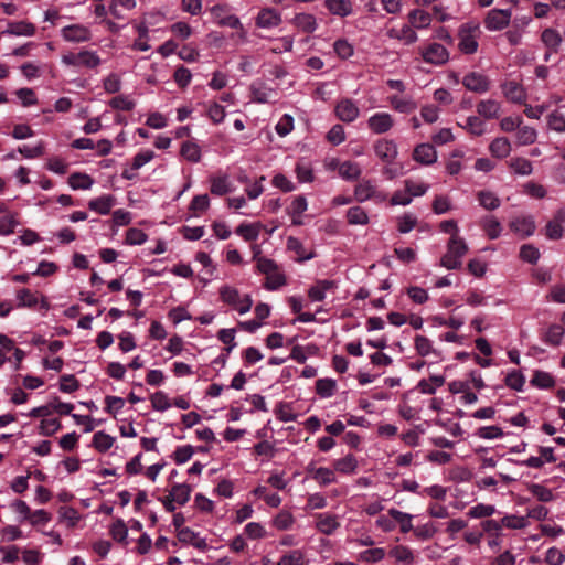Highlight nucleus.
Instances as JSON below:
<instances>
[{
	"label": "nucleus",
	"mask_w": 565,
	"mask_h": 565,
	"mask_svg": "<svg viewBox=\"0 0 565 565\" xmlns=\"http://www.w3.org/2000/svg\"><path fill=\"white\" fill-rule=\"evenodd\" d=\"M62 62L68 66H84L87 68H95L100 64V57L96 52L82 50L78 53H67L62 56Z\"/></svg>",
	"instance_id": "f257e3e1"
},
{
	"label": "nucleus",
	"mask_w": 565,
	"mask_h": 565,
	"mask_svg": "<svg viewBox=\"0 0 565 565\" xmlns=\"http://www.w3.org/2000/svg\"><path fill=\"white\" fill-rule=\"evenodd\" d=\"M511 17L512 12L509 9H491L488 11L483 23L489 31H501L510 24Z\"/></svg>",
	"instance_id": "f03ea898"
},
{
	"label": "nucleus",
	"mask_w": 565,
	"mask_h": 565,
	"mask_svg": "<svg viewBox=\"0 0 565 565\" xmlns=\"http://www.w3.org/2000/svg\"><path fill=\"white\" fill-rule=\"evenodd\" d=\"M423 60L429 64L443 65L449 60V52L439 43H430L422 52Z\"/></svg>",
	"instance_id": "7ed1b4c3"
},
{
	"label": "nucleus",
	"mask_w": 565,
	"mask_h": 565,
	"mask_svg": "<svg viewBox=\"0 0 565 565\" xmlns=\"http://www.w3.org/2000/svg\"><path fill=\"white\" fill-rule=\"evenodd\" d=\"M374 152L383 162L391 164L397 157V145L392 139H379L374 143Z\"/></svg>",
	"instance_id": "20e7f679"
},
{
	"label": "nucleus",
	"mask_w": 565,
	"mask_h": 565,
	"mask_svg": "<svg viewBox=\"0 0 565 565\" xmlns=\"http://www.w3.org/2000/svg\"><path fill=\"white\" fill-rule=\"evenodd\" d=\"M334 113L341 121L352 122L359 117L360 110L352 99L343 98L337 103Z\"/></svg>",
	"instance_id": "39448f33"
},
{
	"label": "nucleus",
	"mask_w": 565,
	"mask_h": 565,
	"mask_svg": "<svg viewBox=\"0 0 565 565\" xmlns=\"http://www.w3.org/2000/svg\"><path fill=\"white\" fill-rule=\"evenodd\" d=\"M250 96L252 100L256 103H271L275 102L277 97V92L270 87H268L262 81H255L252 83L250 87Z\"/></svg>",
	"instance_id": "423d86ee"
},
{
	"label": "nucleus",
	"mask_w": 565,
	"mask_h": 565,
	"mask_svg": "<svg viewBox=\"0 0 565 565\" xmlns=\"http://www.w3.org/2000/svg\"><path fill=\"white\" fill-rule=\"evenodd\" d=\"M462 85L470 92L482 94L490 89V81L487 76L477 73H468L463 79Z\"/></svg>",
	"instance_id": "0eeeda50"
},
{
	"label": "nucleus",
	"mask_w": 565,
	"mask_h": 565,
	"mask_svg": "<svg viewBox=\"0 0 565 565\" xmlns=\"http://www.w3.org/2000/svg\"><path fill=\"white\" fill-rule=\"evenodd\" d=\"M62 36L67 42H87L90 40V31L82 24H72L62 29Z\"/></svg>",
	"instance_id": "6e6552de"
},
{
	"label": "nucleus",
	"mask_w": 565,
	"mask_h": 565,
	"mask_svg": "<svg viewBox=\"0 0 565 565\" xmlns=\"http://www.w3.org/2000/svg\"><path fill=\"white\" fill-rule=\"evenodd\" d=\"M393 125V117L388 113H376L367 120V127L379 135L387 132Z\"/></svg>",
	"instance_id": "1a4fd4ad"
},
{
	"label": "nucleus",
	"mask_w": 565,
	"mask_h": 565,
	"mask_svg": "<svg viewBox=\"0 0 565 565\" xmlns=\"http://www.w3.org/2000/svg\"><path fill=\"white\" fill-rule=\"evenodd\" d=\"M413 159L420 164L429 166L436 162L437 152L433 145L430 143H420L415 147L413 151Z\"/></svg>",
	"instance_id": "9d476101"
},
{
	"label": "nucleus",
	"mask_w": 565,
	"mask_h": 565,
	"mask_svg": "<svg viewBox=\"0 0 565 565\" xmlns=\"http://www.w3.org/2000/svg\"><path fill=\"white\" fill-rule=\"evenodd\" d=\"M380 194L376 186L370 180H361L354 189V199L358 202H365L371 199L379 198Z\"/></svg>",
	"instance_id": "9b49d317"
},
{
	"label": "nucleus",
	"mask_w": 565,
	"mask_h": 565,
	"mask_svg": "<svg viewBox=\"0 0 565 565\" xmlns=\"http://www.w3.org/2000/svg\"><path fill=\"white\" fill-rule=\"evenodd\" d=\"M510 228L523 237L531 236L535 231V223L531 216L518 217L511 221Z\"/></svg>",
	"instance_id": "f8f14e48"
},
{
	"label": "nucleus",
	"mask_w": 565,
	"mask_h": 565,
	"mask_svg": "<svg viewBox=\"0 0 565 565\" xmlns=\"http://www.w3.org/2000/svg\"><path fill=\"white\" fill-rule=\"evenodd\" d=\"M35 25L28 21L9 22L3 34L32 36L35 34Z\"/></svg>",
	"instance_id": "ddd939ff"
},
{
	"label": "nucleus",
	"mask_w": 565,
	"mask_h": 565,
	"mask_svg": "<svg viewBox=\"0 0 565 565\" xmlns=\"http://www.w3.org/2000/svg\"><path fill=\"white\" fill-rule=\"evenodd\" d=\"M541 41L551 52L557 53L563 42V38L555 29L547 28L541 34Z\"/></svg>",
	"instance_id": "4468645a"
},
{
	"label": "nucleus",
	"mask_w": 565,
	"mask_h": 565,
	"mask_svg": "<svg viewBox=\"0 0 565 565\" xmlns=\"http://www.w3.org/2000/svg\"><path fill=\"white\" fill-rule=\"evenodd\" d=\"M178 540L181 543L191 544L198 550H205L206 542L204 539L199 537L198 533L192 531L190 527L180 529L178 532Z\"/></svg>",
	"instance_id": "2eb2a0df"
},
{
	"label": "nucleus",
	"mask_w": 565,
	"mask_h": 565,
	"mask_svg": "<svg viewBox=\"0 0 565 565\" xmlns=\"http://www.w3.org/2000/svg\"><path fill=\"white\" fill-rule=\"evenodd\" d=\"M281 21L280 14L270 8H265L259 11L256 23L260 28L277 26Z\"/></svg>",
	"instance_id": "dca6fc26"
},
{
	"label": "nucleus",
	"mask_w": 565,
	"mask_h": 565,
	"mask_svg": "<svg viewBox=\"0 0 565 565\" xmlns=\"http://www.w3.org/2000/svg\"><path fill=\"white\" fill-rule=\"evenodd\" d=\"M501 106L497 100H481L477 105V113L486 119H493L500 116Z\"/></svg>",
	"instance_id": "f3484780"
},
{
	"label": "nucleus",
	"mask_w": 565,
	"mask_h": 565,
	"mask_svg": "<svg viewBox=\"0 0 565 565\" xmlns=\"http://www.w3.org/2000/svg\"><path fill=\"white\" fill-rule=\"evenodd\" d=\"M114 204L115 198L113 195H103L90 200L88 202V207L89 210L95 211L102 215H107L110 213Z\"/></svg>",
	"instance_id": "a211bd4d"
},
{
	"label": "nucleus",
	"mask_w": 565,
	"mask_h": 565,
	"mask_svg": "<svg viewBox=\"0 0 565 565\" xmlns=\"http://www.w3.org/2000/svg\"><path fill=\"white\" fill-rule=\"evenodd\" d=\"M307 210V200L305 196L299 195L296 196L289 207L287 209L288 214L291 216L292 224L300 225L302 221L300 220L301 214Z\"/></svg>",
	"instance_id": "6ab92c4d"
},
{
	"label": "nucleus",
	"mask_w": 565,
	"mask_h": 565,
	"mask_svg": "<svg viewBox=\"0 0 565 565\" xmlns=\"http://www.w3.org/2000/svg\"><path fill=\"white\" fill-rule=\"evenodd\" d=\"M564 334V327L557 323H553L547 328V330L542 335V341L545 342L546 344L557 347L559 345Z\"/></svg>",
	"instance_id": "aec40b11"
},
{
	"label": "nucleus",
	"mask_w": 565,
	"mask_h": 565,
	"mask_svg": "<svg viewBox=\"0 0 565 565\" xmlns=\"http://www.w3.org/2000/svg\"><path fill=\"white\" fill-rule=\"evenodd\" d=\"M531 385L541 390H548L555 386V379L545 371L536 370L530 381Z\"/></svg>",
	"instance_id": "412c9836"
},
{
	"label": "nucleus",
	"mask_w": 565,
	"mask_h": 565,
	"mask_svg": "<svg viewBox=\"0 0 565 565\" xmlns=\"http://www.w3.org/2000/svg\"><path fill=\"white\" fill-rule=\"evenodd\" d=\"M408 21L414 29H425L430 25L431 15L424 10L414 9L408 13Z\"/></svg>",
	"instance_id": "4be33fe9"
},
{
	"label": "nucleus",
	"mask_w": 565,
	"mask_h": 565,
	"mask_svg": "<svg viewBox=\"0 0 565 565\" xmlns=\"http://www.w3.org/2000/svg\"><path fill=\"white\" fill-rule=\"evenodd\" d=\"M361 168L359 163L353 161H344L341 162V166H339V175L347 180V181H353L358 180L361 175Z\"/></svg>",
	"instance_id": "5701e85b"
},
{
	"label": "nucleus",
	"mask_w": 565,
	"mask_h": 565,
	"mask_svg": "<svg viewBox=\"0 0 565 565\" xmlns=\"http://www.w3.org/2000/svg\"><path fill=\"white\" fill-rule=\"evenodd\" d=\"M489 150L493 157L502 159L509 156L511 145L507 138L499 137L490 143Z\"/></svg>",
	"instance_id": "b1692460"
},
{
	"label": "nucleus",
	"mask_w": 565,
	"mask_h": 565,
	"mask_svg": "<svg viewBox=\"0 0 565 565\" xmlns=\"http://www.w3.org/2000/svg\"><path fill=\"white\" fill-rule=\"evenodd\" d=\"M468 252V246L463 238L452 235L447 244V253L452 255L454 257H457V259H460L466 255Z\"/></svg>",
	"instance_id": "393cba45"
},
{
	"label": "nucleus",
	"mask_w": 565,
	"mask_h": 565,
	"mask_svg": "<svg viewBox=\"0 0 565 565\" xmlns=\"http://www.w3.org/2000/svg\"><path fill=\"white\" fill-rule=\"evenodd\" d=\"M388 515L394 520V522H397L399 524V529L402 533H408L413 530L412 524V515L405 512H402L397 509H390Z\"/></svg>",
	"instance_id": "a878e982"
},
{
	"label": "nucleus",
	"mask_w": 565,
	"mask_h": 565,
	"mask_svg": "<svg viewBox=\"0 0 565 565\" xmlns=\"http://www.w3.org/2000/svg\"><path fill=\"white\" fill-rule=\"evenodd\" d=\"M191 487L186 483H174L171 488L170 495L180 505H184L190 500Z\"/></svg>",
	"instance_id": "bb28decb"
},
{
	"label": "nucleus",
	"mask_w": 565,
	"mask_h": 565,
	"mask_svg": "<svg viewBox=\"0 0 565 565\" xmlns=\"http://www.w3.org/2000/svg\"><path fill=\"white\" fill-rule=\"evenodd\" d=\"M504 95L513 103H522L525 95L522 86L514 81H510L503 86Z\"/></svg>",
	"instance_id": "cd10ccee"
},
{
	"label": "nucleus",
	"mask_w": 565,
	"mask_h": 565,
	"mask_svg": "<svg viewBox=\"0 0 565 565\" xmlns=\"http://www.w3.org/2000/svg\"><path fill=\"white\" fill-rule=\"evenodd\" d=\"M324 6L332 14L345 17L351 13V2L349 0H326Z\"/></svg>",
	"instance_id": "c85d7f7f"
},
{
	"label": "nucleus",
	"mask_w": 565,
	"mask_h": 565,
	"mask_svg": "<svg viewBox=\"0 0 565 565\" xmlns=\"http://www.w3.org/2000/svg\"><path fill=\"white\" fill-rule=\"evenodd\" d=\"M458 46L465 54H473L478 50V42L472 35L466 33L465 25L460 29V42Z\"/></svg>",
	"instance_id": "c756f323"
},
{
	"label": "nucleus",
	"mask_w": 565,
	"mask_h": 565,
	"mask_svg": "<svg viewBox=\"0 0 565 565\" xmlns=\"http://www.w3.org/2000/svg\"><path fill=\"white\" fill-rule=\"evenodd\" d=\"M93 183L94 180L85 173L75 172L68 178V184L74 190H87Z\"/></svg>",
	"instance_id": "7c9ffc66"
},
{
	"label": "nucleus",
	"mask_w": 565,
	"mask_h": 565,
	"mask_svg": "<svg viewBox=\"0 0 565 565\" xmlns=\"http://www.w3.org/2000/svg\"><path fill=\"white\" fill-rule=\"evenodd\" d=\"M347 220L351 225H366L369 223V216L365 210L358 205L347 211Z\"/></svg>",
	"instance_id": "2f4dec72"
},
{
	"label": "nucleus",
	"mask_w": 565,
	"mask_h": 565,
	"mask_svg": "<svg viewBox=\"0 0 565 565\" xmlns=\"http://www.w3.org/2000/svg\"><path fill=\"white\" fill-rule=\"evenodd\" d=\"M529 492L534 495L540 502H551L554 500V494L551 489L539 484V483H530L527 486Z\"/></svg>",
	"instance_id": "473e14b6"
},
{
	"label": "nucleus",
	"mask_w": 565,
	"mask_h": 565,
	"mask_svg": "<svg viewBox=\"0 0 565 565\" xmlns=\"http://www.w3.org/2000/svg\"><path fill=\"white\" fill-rule=\"evenodd\" d=\"M232 191V185L226 175L211 178V193L214 195H224Z\"/></svg>",
	"instance_id": "72a5a7b5"
},
{
	"label": "nucleus",
	"mask_w": 565,
	"mask_h": 565,
	"mask_svg": "<svg viewBox=\"0 0 565 565\" xmlns=\"http://www.w3.org/2000/svg\"><path fill=\"white\" fill-rule=\"evenodd\" d=\"M477 199L486 210L493 211L500 206V199L491 191H479Z\"/></svg>",
	"instance_id": "f704fd0d"
},
{
	"label": "nucleus",
	"mask_w": 565,
	"mask_h": 565,
	"mask_svg": "<svg viewBox=\"0 0 565 565\" xmlns=\"http://www.w3.org/2000/svg\"><path fill=\"white\" fill-rule=\"evenodd\" d=\"M481 227L490 239L498 238L502 230L500 222L494 216L484 217Z\"/></svg>",
	"instance_id": "c9c22d12"
},
{
	"label": "nucleus",
	"mask_w": 565,
	"mask_h": 565,
	"mask_svg": "<svg viewBox=\"0 0 565 565\" xmlns=\"http://www.w3.org/2000/svg\"><path fill=\"white\" fill-rule=\"evenodd\" d=\"M460 127L461 125L458 124ZM472 136H482L486 132V125L478 116H469L466 125L462 126Z\"/></svg>",
	"instance_id": "e433bc0d"
},
{
	"label": "nucleus",
	"mask_w": 565,
	"mask_h": 565,
	"mask_svg": "<svg viewBox=\"0 0 565 565\" xmlns=\"http://www.w3.org/2000/svg\"><path fill=\"white\" fill-rule=\"evenodd\" d=\"M115 439L104 431H97L93 437V446L99 452H106L108 449H110Z\"/></svg>",
	"instance_id": "4c0bfd02"
},
{
	"label": "nucleus",
	"mask_w": 565,
	"mask_h": 565,
	"mask_svg": "<svg viewBox=\"0 0 565 565\" xmlns=\"http://www.w3.org/2000/svg\"><path fill=\"white\" fill-rule=\"evenodd\" d=\"M505 385L516 392H522L525 384V376L521 371H511L505 376Z\"/></svg>",
	"instance_id": "58836bf2"
},
{
	"label": "nucleus",
	"mask_w": 565,
	"mask_h": 565,
	"mask_svg": "<svg viewBox=\"0 0 565 565\" xmlns=\"http://www.w3.org/2000/svg\"><path fill=\"white\" fill-rule=\"evenodd\" d=\"M109 532L115 541L127 544L128 529L122 519H117L111 524Z\"/></svg>",
	"instance_id": "ea45409f"
},
{
	"label": "nucleus",
	"mask_w": 565,
	"mask_h": 565,
	"mask_svg": "<svg viewBox=\"0 0 565 565\" xmlns=\"http://www.w3.org/2000/svg\"><path fill=\"white\" fill-rule=\"evenodd\" d=\"M17 298L19 300V307L35 308L39 303L38 296L26 288L20 289L17 294Z\"/></svg>",
	"instance_id": "a19ab883"
},
{
	"label": "nucleus",
	"mask_w": 565,
	"mask_h": 565,
	"mask_svg": "<svg viewBox=\"0 0 565 565\" xmlns=\"http://www.w3.org/2000/svg\"><path fill=\"white\" fill-rule=\"evenodd\" d=\"M181 156L190 162H199L201 159V149L196 143L186 141L181 147Z\"/></svg>",
	"instance_id": "79ce46f5"
},
{
	"label": "nucleus",
	"mask_w": 565,
	"mask_h": 565,
	"mask_svg": "<svg viewBox=\"0 0 565 565\" xmlns=\"http://www.w3.org/2000/svg\"><path fill=\"white\" fill-rule=\"evenodd\" d=\"M510 168L513 169V171L516 174L520 175H529L532 173V163L530 160L524 158H513L510 160Z\"/></svg>",
	"instance_id": "37998d69"
},
{
	"label": "nucleus",
	"mask_w": 565,
	"mask_h": 565,
	"mask_svg": "<svg viewBox=\"0 0 565 565\" xmlns=\"http://www.w3.org/2000/svg\"><path fill=\"white\" fill-rule=\"evenodd\" d=\"M220 297H221L222 301L233 306L234 308L238 305V301H239L238 290L231 286L221 287Z\"/></svg>",
	"instance_id": "c03bdc74"
},
{
	"label": "nucleus",
	"mask_w": 565,
	"mask_h": 565,
	"mask_svg": "<svg viewBox=\"0 0 565 565\" xmlns=\"http://www.w3.org/2000/svg\"><path fill=\"white\" fill-rule=\"evenodd\" d=\"M356 468V459L353 455H348L344 458L338 459L334 462V469L342 473H351Z\"/></svg>",
	"instance_id": "a18cd8bd"
},
{
	"label": "nucleus",
	"mask_w": 565,
	"mask_h": 565,
	"mask_svg": "<svg viewBox=\"0 0 565 565\" xmlns=\"http://www.w3.org/2000/svg\"><path fill=\"white\" fill-rule=\"evenodd\" d=\"M494 512V505L478 503L477 505L470 508L467 514L472 519H480L491 516Z\"/></svg>",
	"instance_id": "49530a36"
},
{
	"label": "nucleus",
	"mask_w": 565,
	"mask_h": 565,
	"mask_svg": "<svg viewBox=\"0 0 565 565\" xmlns=\"http://www.w3.org/2000/svg\"><path fill=\"white\" fill-rule=\"evenodd\" d=\"M520 258L530 264H536L540 258L539 249L532 244H524L520 248Z\"/></svg>",
	"instance_id": "de8ad7c7"
},
{
	"label": "nucleus",
	"mask_w": 565,
	"mask_h": 565,
	"mask_svg": "<svg viewBox=\"0 0 565 565\" xmlns=\"http://www.w3.org/2000/svg\"><path fill=\"white\" fill-rule=\"evenodd\" d=\"M390 103L392 107L399 113L408 114L416 108V105L412 100L401 98L396 95L390 97Z\"/></svg>",
	"instance_id": "09e8293b"
},
{
	"label": "nucleus",
	"mask_w": 565,
	"mask_h": 565,
	"mask_svg": "<svg viewBox=\"0 0 565 565\" xmlns=\"http://www.w3.org/2000/svg\"><path fill=\"white\" fill-rule=\"evenodd\" d=\"M62 427L57 418L42 419L39 427V433L43 436H52Z\"/></svg>",
	"instance_id": "8fccbe9b"
},
{
	"label": "nucleus",
	"mask_w": 565,
	"mask_h": 565,
	"mask_svg": "<svg viewBox=\"0 0 565 565\" xmlns=\"http://www.w3.org/2000/svg\"><path fill=\"white\" fill-rule=\"evenodd\" d=\"M297 178L300 182H309L313 180V171L308 161L301 159L296 166Z\"/></svg>",
	"instance_id": "3c124183"
},
{
	"label": "nucleus",
	"mask_w": 565,
	"mask_h": 565,
	"mask_svg": "<svg viewBox=\"0 0 565 565\" xmlns=\"http://www.w3.org/2000/svg\"><path fill=\"white\" fill-rule=\"evenodd\" d=\"M210 206V199L207 194L195 195L190 203V211L193 212L194 215H199L206 211Z\"/></svg>",
	"instance_id": "603ef678"
},
{
	"label": "nucleus",
	"mask_w": 565,
	"mask_h": 565,
	"mask_svg": "<svg viewBox=\"0 0 565 565\" xmlns=\"http://www.w3.org/2000/svg\"><path fill=\"white\" fill-rule=\"evenodd\" d=\"M332 46L334 53L342 60L353 55V46L344 39H338Z\"/></svg>",
	"instance_id": "864d4df0"
},
{
	"label": "nucleus",
	"mask_w": 565,
	"mask_h": 565,
	"mask_svg": "<svg viewBox=\"0 0 565 565\" xmlns=\"http://www.w3.org/2000/svg\"><path fill=\"white\" fill-rule=\"evenodd\" d=\"M295 21L296 25L305 32H312L316 29V19L312 14H297Z\"/></svg>",
	"instance_id": "5fc2aeb1"
},
{
	"label": "nucleus",
	"mask_w": 565,
	"mask_h": 565,
	"mask_svg": "<svg viewBox=\"0 0 565 565\" xmlns=\"http://www.w3.org/2000/svg\"><path fill=\"white\" fill-rule=\"evenodd\" d=\"M326 139L332 146H338L345 140V132L342 125H334L327 134Z\"/></svg>",
	"instance_id": "6e6d98bb"
},
{
	"label": "nucleus",
	"mask_w": 565,
	"mask_h": 565,
	"mask_svg": "<svg viewBox=\"0 0 565 565\" xmlns=\"http://www.w3.org/2000/svg\"><path fill=\"white\" fill-rule=\"evenodd\" d=\"M150 399L152 407L159 412H164L171 406L168 395L162 391L152 394Z\"/></svg>",
	"instance_id": "4d7b16f0"
},
{
	"label": "nucleus",
	"mask_w": 565,
	"mask_h": 565,
	"mask_svg": "<svg viewBox=\"0 0 565 565\" xmlns=\"http://www.w3.org/2000/svg\"><path fill=\"white\" fill-rule=\"evenodd\" d=\"M17 97L24 107L38 104V97L32 88L23 87L15 92Z\"/></svg>",
	"instance_id": "13d9d810"
},
{
	"label": "nucleus",
	"mask_w": 565,
	"mask_h": 565,
	"mask_svg": "<svg viewBox=\"0 0 565 565\" xmlns=\"http://www.w3.org/2000/svg\"><path fill=\"white\" fill-rule=\"evenodd\" d=\"M194 448L191 445L179 446L173 452V460L177 465H182L191 459Z\"/></svg>",
	"instance_id": "bf43d9fd"
},
{
	"label": "nucleus",
	"mask_w": 565,
	"mask_h": 565,
	"mask_svg": "<svg viewBox=\"0 0 565 565\" xmlns=\"http://www.w3.org/2000/svg\"><path fill=\"white\" fill-rule=\"evenodd\" d=\"M337 527H339V522L334 515L320 513V533L329 535Z\"/></svg>",
	"instance_id": "052dcab7"
},
{
	"label": "nucleus",
	"mask_w": 565,
	"mask_h": 565,
	"mask_svg": "<svg viewBox=\"0 0 565 565\" xmlns=\"http://www.w3.org/2000/svg\"><path fill=\"white\" fill-rule=\"evenodd\" d=\"M173 78L180 88H185L191 82L192 74L189 68L180 65L175 68Z\"/></svg>",
	"instance_id": "680f3d73"
},
{
	"label": "nucleus",
	"mask_w": 565,
	"mask_h": 565,
	"mask_svg": "<svg viewBox=\"0 0 565 565\" xmlns=\"http://www.w3.org/2000/svg\"><path fill=\"white\" fill-rule=\"evenodd\" d=\"M147 238V234L140 228L131 227L126 233V243L128 245H141Z\"/></svg>",
	"instance_id": "e2e57ef3"
},
{
	"label": "nucleus",
	"mask_w": 565,
	"mask_h": 565,
	"mask_svg": "<svg viewBox=\"0 0 565 565\" xmlns=\"http://www.w3.org/2000/svg\"><path fill=\"white\" fill-rule=\"evenodd\" d=\"M516 137L520 145H532L536 139V131L532 127H519Z\"/></svg>",
	"instance_id": "0e129e2a"
},
{
	"label": "nucleus",
	"mask_w": 565,
	"mask_h": 565,
	"mask_svg": "<svg viewBox=\"0 0 565 565\" xmlns=\"http://www.w3.org/2000/svg\"><path fill=\"white\" fill-rule=\"evenodd\" d=\"M547 125L550 129L555 130L557 132L565 131V116L557 110L553 111L548 115Z\"/></svg>",
	"instance_id": "69168bd1"
},
{
	"label": "nucleus",
	"mask_w": 565,
	"mask_h": 565,
	"mask_svg": "<svg viewBox=\"0 0 565 565\" xmlns=\"http://www.w3.org/2000/svg\"><path fill=\"white\" fill-rule=\"evenodd\" d=\"M109 106L117 110L130 111L135 107V102L124 95H118L109 102Z\"/></svg>",
	"instance_id": "338daca9"
},
{
	"label": "nucleus",
	"mask_w": 565,
	"mask_h": 565,
	"mask_svg": "<svg viewBox=\"0 0 565 565\" xmlns=\"http://www.w3.org/2000/svg\"><path fill=\"white\" fill-rule=\"evenodd\" d=\"M79 387V382L73 374L61 376L60 390L64 393H73Z\"/></svg>",
	"instance_id": "774afa93"
}]
</instances>
